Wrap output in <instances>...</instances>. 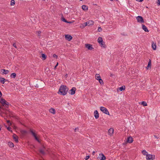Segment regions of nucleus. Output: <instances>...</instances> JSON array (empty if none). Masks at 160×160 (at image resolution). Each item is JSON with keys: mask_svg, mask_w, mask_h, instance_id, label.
I'll list each match as a JSON object with an SVG mask.
<instances>
[{"mask_svg": "<svg viewBox=\"0 0 160 160\" xmlns=\"http://www.w3.org/2000/svg\"><path fill=\"white\" fill-rule=\"evenodd\" d=\"M68 88L66 85H61L58 91V93L63 96L67 94L68 91Z\"/></svg>", "mask_w": 160, "mask_h": 160, "instance_id": "f257e3e1", "label": "nucleus"}, {"mask_svg": "<svg viewBox=\"0 0 160 160\" xmlns=\"http://www.w3.org/2000/svg\"><path fill=\"white\" fill-rule=\"evenodd\" d=\"M94 22L92 20H89L82 24V28H84L87 26H90L91 25H93Z\"/></svg>", "mask_w": 160, "mask_h": 160, "instance_id": "f03ea898", "label": "nucleus"}, {"mask_svg": "<svg viewBox=\"0 0 160 160\" xmlns=\"http://www.w3.org/2000/svg\"><path fill=\"white\" fill-rule=\"evenodd\" d=\"M100 110L103 113L106 114H107L108 115H109V113L108 111V109L105 108L103 107H101L100 108Z\"/></svg>", "mask_w": 160, "mask_h": 160, "instance_id": "7ed1b4c3", "label": "nucleus"}, {"mask_svg": "<svg viewBox=\"0 0 160 160\" xmlns=\"http://www.w3.org/2000/svg\"><path fill=\"white\" fill-rule=\"evenodd\" d=\"M146 158L147 160H154L155 158V156L154 155L147 154H146Z\"/></svg>", "mask_w": 160, "mask_h": 160, "instance_id": "20e7f679", "label": "nucleus"}, {"mask_svg": "<svg viewBox=\"0 0 160 160\" xmlns=\"http://www.w3.org/2000/svg\"><path fill=\"white\" fill-rule=\"evenodd\" d=\"M136 19L137 20V22H138L140 23H144V21L142 17L138 16L136 17Z\"/></svg>", "mask_w": 160, "mask_h": 160, "instance_id": "39448f33", "label": "nucleus"}, {"mask_svg": "<svg viewBox=\"0 0 160 160\" xmlns=\"http://www.w3.org/2000/svg\"><path fill=\"white\" fill-rule=\"evenodd\" d=\"M85 46L86 48H88L89 50H92L94 49V48L92 47V45L90 44H85Z\"/></svg>", "mask_w": 160, "mask_h": 160, "instance_id": "423d86ee", "label": "nucleus"}, {"mask_svg": "<svg viewBox=\"0 0 160 160\" xmlns=\"http://www.w3.org/2000/svg\"><path fill=\"white\" fill-rule=\"evenodd\" d=\"M76 90V88L75 87H73L69 91V93L71 95H73L75 93Z\"/></svg>", "mask_w": 160, "mask_h": 160, "instance_id": "0eeeda50", "label": "nucleus"}, {"mask_svg": "<svg viewBox=\"0 0 160 160\" xmlns=\"http://www.w3.org/2000/svg\"><path fill=\"white\" fill-rule=\"evenodd\" d=\"M45 149V147L43 145L42 146V148L40 149L39 150L40 153L42 155H45V152L44 151V150Z\"/></svg>", "mask_w": 160, "mask_h": 160, "instance_id": "6e6552de", "label": "nucleus"}, {"mask_svg": "<svg viewBox=\"0 0 160 160\" xmlns=\"http://www.w3.org/2000/svg\"><path fill=\"white\" fill-rule=\"evenodd\" d=\"M98 158L100 160H105L106 159L105 156L102 153H100L99 154V157Z\"/></svg>", "mask_w": 160, "mask_h": 160, "instance_id": "1a4fd4ad", "label": "nucleus"}, {"mask_svg": "<svg viewBox=\"0 0 160 160\" xmlns=\"http://www.w3.org/2000/svg\"><path fill=\"white\" fill-rule=\"evenodd\" d=\"M127 142L129 143H131L133 141V139L132 137L129 136L127 139Z\"/></svg>", "mask_w": 160, "mask_h": 160, "instance_id": "9d476101", "label": "nucleus"}, {"mask_svg": "<svg viewBox=\"0 0 160 160\" xmlns=\"http://www.w3.org/2000/svg\"><path fill=\"white\" fill-rule=\"evenodd\" d=\"M65 38L68 41H71L72 38V37L71 35H67L65 36Z\"/></svg>", "mask_w": 160, "mask_h": 160, "instance_id": "9b49d317", "label": "nucleus"}, {"mask_svg": "<svg viewBox=\"0 0 160 160\" xmlns=\"http://www.w3.org/2000/svg\"><path fill=\"white\" fill-rule=\"evenodd\" d=\"M1 72H2L3 74L6 75L9 73V71L6 69H2L1 70Z\"/></svg>", "mask_w": 160, "mask_h": 160, "instance_id": "f8f14e48", "label": "nucleus"}, {"mask_svg": "<svg viewBox=\"0 0 160 160\" xmlns=\"http://www.w3.org/2000/svg\"><path fill=\"white\" fill-rule=\"evenodd\" d=\"M2 105L3 106L8 108L9 107V103L6 100L5 102L2 103Z\"/></svg>", "mask_w": 160, "mask_h": 160, "instance_id": "ddd939ff", "label": "nucleus"}, {"mask_svg": "<svg viewBox=\"0 0 160 160\" xmlns=\"http://www.w3.org/2000/svg\"><path fill=\"white\" fill-rule=\"evenodd\" d=\"M12 137L16 142L17 143L18 142V137L17 135L15 134H13Z\"/></svg>", "mask_w": 160, "mask_h": 160, "instance_id": "4468645a", "label": "nucleus"}, {"mask_svg": "<svg viewBox=\"0 0 160 160\" xmlns=\"http://www.w3.org/2000/svg\"><path fill=\"white\" fill-rule=\"evenodd\" d=\"M94 116L96 119H98L99 117V113L97 110H95L94 112Z\"/></svg>", "mask_w": 160, "mask_h": 160, "instance_id": "2eb2a0df", "label": "nucleus"}, {"mask_svg": "<svg viewBox=\"0 0 160 160\" xmlns=\"http://www.w3.org/2000/svg\"><path fill=\"white\" fill-rule=\"evenodd\" d=\"M34 86L36 87L37 88H41L42 87V85L41 84V82H38L37 83H35Z\"/></svg>", "mask_w": 160, "mask_h": 160, "instance_id": "dca6fc26", "label": "nucleus"}, {"mask_svg": "<svg viewBox=\"0 0 160 160\" xmlns=\"http://www.w3.org/2000/svg\"><path fill=\"white\" fill-rule=\"evenodd\" d=\"M142 29L146 32H148L149 31L148 30L147 27L146 26H145L144 24L142 25Z\"/></svg>", "mask_w": 160, "mask_h": 160, "instance_id": "f3484780", "label": "nucleus"}, {"mask_svg": "<svg viewBox=\"0 0 160 160\" xmlns=\"http://www.w3.org/2000/svg\"><path fill=\"white\" fill-rule=\"evenodd\" d=\"M113 131H114L113 129L112 128H110L109 129V130L108 131V132L110 135H112V134L113 133Z\"/></svg>", "mask_w": 160, "mask_h": 160, "instance_id": "a211bd4d", "label": "nucleus"}, {"mask_svg": "<svg viewBox=\"0 0 160 160\" xmlns=\"http://www.w3.org/2000/svg\"><path fill=\"white\" fill-rule=\"evenodd\" d=\"M152 47L153 49L154 50H156V43H154L153 42H152Z\"/></svg>", "mask_w": 160, "mask_h": 160, "instance_id": "6ab92c4d", "label": "nucleus"}, {"mask_svg": "<svg viewBox=\"0 0 160 160\" xmlns=\"http://www.w3.org/2000/svg\"><path fill=\"white\" fill-rule=\"evenodd\" d=\"M82 9L85 11H87L88 10V6L85 5H83L82 6Z\"/></svg>", "mask_w": 160, "mask_h": 160, "instance_id": "aec40b11", "label": "nucleus"}, {"mask_svg": "<svg viewBox=\"0 0 160 160\" xmlns=\"http://www.w3.org/2000/svg\"><path fill=\"white\" fill-rule=\"evenodd\" d=\"M40 57H42V60H44L46 59L47 56L45 54L42 53Z\"/></svg>", "mask_w": 160, "mask_h": 160, "instance_id": "412c9836", "label": "nucleus"}, {"mask_svg": "<svg viewBox=\"0 0 160 160\" xmlns=\"http://www.w3.org/2000/svg\"><path fill=\"white\" fill-rule=\"evenodd\" d=\"M125 89V86H122L121 87L118 88V90H119L120 91H123Z\"/></svg>", "mask_w": 160, "mask_h": 160, "instance_id": "4be33fe9", "label": "nucleus"}, {"mask_svg": "<svg viewBox=\"0 0 160 160\" xmlns=\"http://www.w3.org/2000/svg\"><path fill=\"white\" fill-rule=\"evenodd\" d=\"M49 112L52 113L54 114L55 113V110L53 108H52L49 110Z\"/></svg>", "mask_w": 160, "mask_h": 160, "instance_id": "5701e85b", "label": "nucleus"}, {"mask_svg": "<svg viewBox=\"0 0 160 160\" xmlns=\"http://www.w3.org/2000/svg\"><path fill=\"white\" fill-rule=\"evenodd\" d=\"M30 131L33 137L35 136L36 135V134L35 133V131H34L33 130L30 129Z\"/></svg>", "mask_w": 160, "mask_h": 160, "instance_id": "b1692460", "label": "nucleus"}, {"mask_svg": "<svg viewBox=\"0 0 160 160\" xmlns=\"http://www.w3.org/2000/svg\"><path fill=\"white\" fill-rule=\"evenodd\" d=\"M98 41L99 44L103 42V41L102 40V38L101 37H99L98 38Z\"/></svg>", "mask_w": 160, "mask_h": 160, "instance_id": "393cba45", "label": "nucleus"}, {"mask_svg": "<svg viewBox=\"0 0 160 160\" xmlns=\"http://www.w3.org/2000/svg\"><path fill=\"white\" fill-rule=\"evenodd\" d=\"M5 79L3 78H0V82H1L2 84H4L5 83Z\"/></svg>", "mask_w": 160, "mask_h": 160, "instance_id": "a878e982", "label": "nucleus"}, {"mask_svg": "<svg viewBox=\"0 0 160 160\" xmlns=\"http://www.w3.org/2000/svg\"><path fill=\"white\" fill-rule=\"evenodd\" d=\"M16 76V74L15 73H13L10 75V77L12 78H15Z\"/></svg>", "mask_w": 160, "mask_h": 160, "instance_id": "bb28decb", "label": "nucleus"}, {"mask_svg": "<svg viewBox=\"0 0 160 160\" xmlns=\"http://www.w3.org/2000/svg\"><path fill=\"white\" fill-rule=\"evenodd\" d=\"M8 145L10 147L12 148L14 147V144L13 143L11 142H8Z\"/></svg>", "mask_w": 160, "mask_h": 160, "instance_id": "cd10ccee", "label": "nucleus"}, {"mask_svg": "<svg viewBox=\"0 0 160 160\" xmlns=\"http://www.w3.org/2000/svg\"><path fill=\"white\" fill-rule=\"evenodd\" d=\"M151 61L150 60H149V62L148 65L146 67V68L147 69H148L149 67H151Z\"/></svg>", "mask_w": 160, "mask_h": 160, "instance_id": "c85d7f7f", "label": "nucleus"}, {"mask_svg": "<svg viewBox=\"0 0 160 160\" xmlns=\"http://www.w3.org/2000/svg\"><path fill=\"white\" fill-rule=\"evenodd\" d=\"M96 78L97 80H99L101 79V77L99 74H97L95 75Z\"/></svg>", "mask_w": 160, "mask_h": 160, "instance_id": "c756f323", "label": "nucleus"}, {"mask_svg": "<svg viewBox=\"0 0 160 160\" xmlns=\"http://www.w3.org/2000/svg\"><path fill=\"white\" fill-rule=\"evenodd\" d=\"M99 44L102 47H103L104 48L106 47V45L104 42H102V43H100Z\"/></svg>", "mask_w": 160, "mask_h": 160, "instance_id": "7c9ffc66", "label": "nucleus"}, {"mask_svg": "<svg viewBox=\"0 0 160 160\" xmlns=\"http://www.w3.org/2000/svg\"><path fill=\"white\" fill-rule=\"evenodd\" d=\"M21 132L22 134L25 135L27 133V132L25 130H22L21 131Z\"/></svg>", "mask_w": 160, "mask_h": 160, "instance_id": "2f4dec72", "label": "nucleus"}, {"mask_svg": "<svg viewBox=\"0 0 160 160\" xmlns=\"http://www.w3.org/2000/svg\"><path fill=\"white\" fill-rule=\"evenodd\" d=\"M141 104L143 106H147V104L146 102L145 101H142V102Z\"/></svg>", "mask_w": 160, "mask_h": 160, "instance_id": "473e14b6", "label": "nucleus"}, {"mask_svg": "<svg viewBox=\"0 0 160 160\" xmlns=\"http://www.w3.org/2000/svg\"><path fill=\"white\" fill-rule=\"evenodd\" d=\"M34 137L36 141H37L39 143H40V141L39 140V139L38 138V137H37V135L35 136H34Z\"/></svg>", "mask_w": 160, "mask_h": 160, "instance_id": "72a5a7b5", "label": "nucleus"}, {"mask_svg": "<svg viewBox=\"0 0 160 160\" xmlns=\"http://www.w3.org/2000/svg\"><path fill=\"white\" fill-rule=\"evenodd\" d=\"M5 101H6V100L5 99H4L3 98H2L1 99H0V102L2 104V103L4 102H5Z\"/></svg>", "mask_w": 160, "mask_h": 160, "instance_id": "f704fd0d", "label": "nucleus"}, {"mask_svg": "<svg viewBox=\"0 0 160 160\" xmlns=\"http://www.w3.org/2000/svg\"><path fill=\"white\" fill-rule=\"evenodd\" d=\"M15 4V1L14 0H11V5L13 6Z\"/></svg>", "mask_w": 160, "mask_h": 160, "instance_id": "c9c22d12", "label": "nucleus"}, {"mask_svg": "<svg viewBox=\"0 0 160 160\" xmlns=\"http://www.w3.org/2000/svg\"><path fill=\"white\" fill-rule=\"evenodd\" d=\"M98 80L99 81V82L101 85H103L104 84V82L102 79H100Z\"/></svg>", "mask_w": 160, "mask_h": 160, "instance_id": "e433bc0d", "label": "nucleus"}, {"mask_svg": "<svg viewBox=\"0 0 160 160\" xmlns=\"http://www.w3.org/2000/svg\"><path fill=\"white\" fill-rule=\"evenodd\" d=\"M61 20L62 21H63L64 22H66V23L68 22V21L65 19V18H64L63 17H62L61 18Z\"/></svg>", "mask_w": 160, "mask_h": 160, "instance_id": "4c0bfd02", "label": "nucleus"}, {"mask_svg": "<svg viewBox=\"0 0 160 160\" xmlns=\"http://www.w3.org/2000/svg\"><path fill=\"white\" fill-rule=\"evenodd\" d=\"M142 153L144 155H146L147 154H148L147 152H146L145 150H143L142 151Z\"/></svg>", "mask_w": 160, "mask_h": 160, "instance_id": "58836bf2", "label": "nucleus"}, {"mask_svg": "<svg viewBox=\"0 0 160 160\" xmlns=\"http://www.w3.org/2000/svg\"><path fill=\"white\" fill-rule=\"evenodd\" d=\"M37 34L38 35V36L40 37V34L41 33V31H38L37 32Z\"/></svg>", "mask_w": 160, "mask_h": 160, "instance_id": "ea45409f", "label": "nucleus"}, {"mask_svg": "<svg viewBox=\"0 0 160 160\" xmlns=\"http://www.w3.org/2000/svg\"><path fill=\"white\" fill-rule=\"evenodd\" d=\"M7 129L9 131L12 132V131L11 130L12 128L10 127H7Z\"/></svg>", "mask_w": 160, "mask_h": 160, "instance_id": "a19ab883", "label": "nucleus"}, {"mask_svg": "<svg viewBox=\"0 0 160 160\" xmlns=\"http://www.w3.org/2000/svg\"><path fill=\"white\" fill-rule=\"evenodd\" d=\"M7 122L8 123L9 125H11V122L10 120H7Z\"/></svg>", "mask_w": 160, "mask_h": 160, "instance_id": "79ce46f5", "label": "nucleus"}, {"mask_svg": "<svg viewBox=\"0 0 160 160\" xmlns=\"http://www.w3.org/2000/svg\"><path fill=\"white\" fill-rule=\"evenodd\" d=\"M98 32H100L102 31V29L100 27H98Z\"/></svg>", "mask_w": 160, "mask_h": 160, "instance_id": "37998d69", "label": "nucleus"}, {"mask_svg": "<svg viewBox=\"0 0 160 160\" xmlns=\"http://www.w3.org/2000/svg\"><path fill=\"white\" fill-rule=\"evenodd\" d=\"M90 156L89 155L87 156L85 158V160H88Z\"/></svg>", "mask_w": 160, "mask_h": 160, "instance_id": "c03bdc74", "label": "nucleus"}, {"mask_svg": "<svg viewBox=\"0 0 160 160\" xmlns=\"http://www.w3.org/2000/svg\"><path fill=\"white\" fill-rule=\"evenodd\" d=\"M53 57L54 58H58V56L55 54H54L53 55Z\"/></svg>", "mask_w": 160, "mask_h": 160, "instance_id": "a18cd8bd", "label": "nucleus"}, {"mask_svg": "<svg viewBox=\"0 0 160 160\" xmlns=\"http://www.w3.org/2000/svg\"><path fill=\"white\" fill-rule=\"evenodd\" d=\"M13 47H14L15 48H17V46H16V44L15 43H14L13 44Z\"/></svg>", "mask_w": 160, "mask_h": 160, "instance_id": "49530a36", "label": "nucleus"}, {"mask_svg": "<svg viewBox=\"0 0 160 160\" xmlns=\"http://www.w3.org/2000/svg\"><path fill=\"white\" fill-rule=\"evenodd\" d=\"M157 3L158 5L160 6V0H158Z\"/></svg>", "mask_w": 160, "mask_h": 160, "instance_id": "de8ad7c7", "label": "nucleus"}, {"mask_svg": "<svg viewBox=\"0 0 160 160\" xmlns=\"http://www.w3.org/2000/svg\"><path fill=\"white\" fill-rule=\"evenodd\" d=\"M58 62H57L56 65L55 66V67H54V69H56V68L57 67V66L58 65Z\"/></svg>", "mask_w": 160, "mask_h": 160, "instance_id": "09e8293b", "label": "nucleus"}, {"mask_svg": "<svg viewBox=\"0 0 160 160\" xmlns=\"http://www.w3.org/2000/svg\"><path fill=\"white\" fill-rule=\"evenodd\" d=\"M78 130V127L77 128H75V129H74V131H75V132H77V130Z\"/></svg>", "mask_w": 160, "mask_h": 160, "instance_id": "8fccbe9b", "label": "nucleus"}, {"mask_svg": "<svg viewBox=\"0 0 160 160\" xmlns=\"http://www.w3.org/2000/svg\"><path fill=\"white\" fill-rule=\"evenodd\" d=\"M2 93L1 92V91H0V98H1L2 96Z\"/></svg>", "mask_w": 160, "mask_h": 160, "instance_id": "3c124183", "label": "nucleus"}, {"mask_svg": "<svg viewBox=\"0 0 160 160\" xmlns=\"http://www.w3.org/2000/svg\"><path fill=\"white\" fill-rule=\"evenodd\" d=\"M154 137L157 139H158V138L156 135H154Z\"/></svg>", "mask_w": 160, "mask_h": 160, "instance_id": "603ef678", "label": "nucleus"}, {"mask_svg": "<svg viewBox=\"0 0 160 160\" xmlns=\"http://www.w3.org/2000/svg\"><path fill=\"white\" fill-rule=\"evenodd\" d=\"M113 76H114V75L113 74H112V73L110 74V77H112Z\"/></svg>", "mask_w": 160, "mask_h": 160, "instance_id": "864d4df0", "label": "nucleus"}, {"mask_svg": "<svg viewBox=\"0 0 160 160\" xmlns=\"http://www.w3.org/2000/svg\"><path fill=\"white\" fill-rule=\"evenodd\" d=\"M136 1H139V2H142L143 0H136Z\"/></svg>", "mask_w": 160, "mask_h": 160, "instance_id": "5fc2aeb1", "label": "nucleus"}, {"mask_svg": "<svg viewBox=\"0 0 160 160\" xmlns=\"http://www.w3.org/2000/svg\"><path fill=\"white\" fill-rule=\"evenodd\" d=\"M7 81L9 82V81L8 80L5 79V82H7Z\"/></svg>", "mask_w": 160, "mask_h": 160, "instance_id": "6e6d98bb", "label": "nucleus"}, {"mask_svg": "<svg viewBox=\"0 0 160 160\" xmlns=\"http://www.w3.org/2000/svg\"><path fill=\"white\" fill-rule=\"evenodd\" d=\"M95 153V151H93L92 153V154L94 155V153Z\"/></svg>", "mask_w": 160, "mask_h": 160, "instance_id": "4d7b16f0", "label": "nucleus"}, {"mask_svg": "<svg viewBox=\"0 0 160 160\" xmlns=\"http://www.w3.org/2000/svg\"><path fill=\"white\" fill-rule=\"evenodd\" d=\"M67 23H72V22H68H68H67Z\"/></svg>", "mask_w": 160, "mask_h": 160, "instance_id": "13d9d810", "label": "nucleus"}, {"mask_svg": "<svg viewBox=\"0 0 160 160\" xmlns=\"http://www.w3.org/2000/svg\"><path fill=\"white\" fill-rule=\"evenodd\" d=\"M2 127L1 125H0V131H1V128H2Z\"/></svg>", "mask_w": 160, "mask_h": 160, "instance_id": "bf43d9fd", "label": "nucleus"}, {"mask_svg": "<svg viewBox=\"0 0 160 160\" xmlns=\"http://www.w3.org/2000/svg\"><path fill=\"white\" fill-rule=\"evenodd\" d=\"M121 34H122V35H125L124 34L122 33Z\"/></svg>", "mask_w": 160, "mask_h": 160, "instance_id": "052dcab7", "label": "nucleus"}, {"mask_svg": "<svg viewBox=\"0 0 160 160\" xmlns=\"http://www.w3.org/2000/svg\"><path fill=\"white\" fill-rule=\"evenodd\" d=\"M32 146L34 148V146L33 145H32Z\"/></svg>", "mask_w": 160, "mask_h": 160, "instance_id": "680f3d73", "label": "nucleus"}, {"mask_svg": "<svg viewBox=\"0 0 160 160\" xmlns=\"http://www.w3.org/2000/svg\"><path fill=\"white\" fill-rule=\"evenodd\" d=\"M111 1H113V0H110Z\"/></svg>", "mask_w": 160, "mask_h": 160, "instance_id": "e2e57ef3", "label": "nucleus"}, {"mask_svg": "<svg viewBox=\"0 0 160 160\" xmlns=\"http://www.w3.org/2000/svg\"><path fill=\"white\" fill-rule=\"evenodd\" d=\"M80 1H82V0H79Z\"/></svg>", "mask_w": 160, "mask_h": 160, "instance_id": "0e129e2a", "label": "nucleus"}]
</instances>
